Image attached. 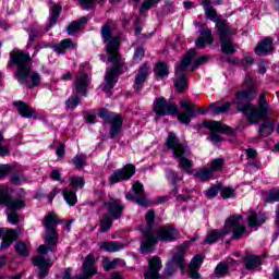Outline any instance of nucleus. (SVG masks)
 <instances>
[{
  "label": "nucleus",
  "instance_id": "nucleus-1",
  "mask_svg": "<svg viewBox=\"0 0 279 279\" xmlns=\"http://www.w3.org/2000/svg\"><path fill=\"white\" fill-rule=\"evenodd\" d=\"M244 86H246L247 89L238 92L233 104L238 105V111L243 112L250 123H260V121L269 114L267 95L265 93L260 94L257 99V106H255L250 102L256 99V89L254 88V78H252V75L246 74Z\"/></svg>",
  "mask_w": 279,
  "mask_h": 279
},
{
  "label": "nucleus",
  "instance_id": "nucleus-2",
  "mask_svg": "<svg viewBox=\"0 0 279 279\" xmlns=\"http://www.w3.org/2000/svg\"><path fill=\"white\" fill-rule=\"evenodd\" d=\"M117 22L112 20L107 21L100 28V36L104 43H106L108 62L113 64L112 68L107 69L102 90H110L114 88V84H117V80L119 77V71H121L123 64H125L123 59H121V54L119 53V48L121 46L119 43V37L112 35L114 32H117Z\"/></svg>",
  "mask_w": 279,
  "mask_h": 279
},
{
  "label": "nucleus",
  "instance_id": "nucleus-3",
  "mask_svg": "<svg viewBox=\"0 0 279 279\" xmlns=\"http://www.w3.org/2000/svg\"><path fill=\"white\" fill-rule=\"evenodd\" d=\"M181 108L183 111L178 113V105L175 102H169L165 97L156 98L154 101V112L156 114V120L160 117H169L177 114L178 121L183 123V125H189L191 120L194 119L197 108L193 104H190L186 100H181Z\"/></svg>",
  "mask_w": 279,
  "mask_h": 279
},
{
  "label": "nucleus",
  "instance_id": "nucleus-4",
  "mask_svg": "<svg viewBox=\"0 0 279 279\" xmlns=\"http://www.w3.org/2000/svg\"><path fill=\"white\" fill-rule=\"evenodd\" d=\"M8 66L9 69H14L15 66V80H17L19 84H29V74L32 73V69H34L29 52H25L23 50H12L10 52Z\"/></svg>",
  "mask_w": 279,
  "mask_h": 279
},
{
  "label": "nucleus",
  "instance_id": "nucleus-5",
  "mask_svg": "<svg viewBox=\"0 0 279 279\" xmlns=\"http://www.w3.org/2000/svg\"><path fill=\"white\" fill-rule=\"evenodd\" d=\"M60 223V220L58 219V215L56 213L50 211L48 215L45 216L43 220V226L46 230V243L50 245H40L38 247L39 254H47L48 252H51V247H56L58 245V231L56 230L57 226Z\"/></svg>",
  "mask_w": 279,
  "mask_h": 279
},
{
  "label": "nucleus",
  "instance_id": "nucleus-6",
  "mask_svg": "<svg viewBox=\"0 0 279 279\" xmlns=\"http://www.w3.org/2000/svg\"><path fill=\"white\" fill-rule=\"evenodd\" d=\"M0 206H5L9 210H13L8 213V221H10L13 226L20 223L21 218L19 214L14 210H21V208H25V201L22 198H12L10 196V191L8 187L0 185Z\"/></svg>",
  "mask_w": 279,
  "mask_h": 279
},
{
  "label": "nucleus",
  "instance_id": "nucleus-7",
  "mask_svg": "<svg viewBox=\"0 0 279 279\" xmlns=\"http://www.w3.org/2000/svg\"><path fill=\"white\" fill-rule=\"evenodd\" d=\"M167 147L173 151L174 158L179 160V167H181L185 173H191L192 161L186 158L189 150H186L184 144L180 143V140H178L174 133H169Z\"/></svg>",
  "mask_w": 279,
  "mask_h": 279
},
{
  "label": "nucleus",
  "instance_id": "nucleus-8",
  "mask_svg": "<svg viewBox=\"0 0 279 279\" xmlns=\"http://www.w3.org/2000/svg\"><path fill=\"white\" fill-rule=\"evenodd\" d=\"M197 52L195 49H191L183 57L181 63L177 65L174 73V88L177 93H184V90H186V68L191 64L192 60H195Z\"/></svg>",
  "mask_w": 279,
  "mask_h": 279
},
{
  "label": "nucleus",
  "instance_id": "nucleus-9",
  "mask_svg": "<svg viewBox=\"0 0 279 279\" xmlns=\"http://www.w3.org/2000/svg\"><path fill=\"white\" fill-rule=\"evenodd\" d=\"M146 228L141 227V230L144 235V240L141 244V250L145 254L153 252L154 246L156 245V236H154V222L156 221V213L154 210H148L145 216Z\"/></svg>",
  "mask_w": 279,
  "mask_h": 279
},
{
  "label": "nucleus",
  "instance_id": "nucleus-10",
  "mask_svg": "<svg viewBox=\"0 0 279 279\" xmlns=\"http://www.w3.org/2000/svg\"><path fill=\"white\" fill-rule=\"evenodd\" d=\"M98 117L105 121V123H110L109 136L116 138L121 133V128H123V117L119 113L110 112L108 109H100Z\"/></svg>",
  "mask_w": 279,
  "mask_h": 279
},
{
  "label": "nucleus",
  "instance_id": "nucleus-11",
  "mask_svg": "<svg viewBox=\"0 0 279 279\" xmlns=\"http://www.w3.org/2000/svg\"><path fill=\"white\" fill-rule=\"evenodd\" d=\"M242 221L243 216L234 214L227 218L222 230H226L229 234L232 232V239L239 241V239H242L243 234L247 232V227H245V225H241Z\"/></svg>",
  "mask_w": 279,
  "mask_h": 279
},
{
  "label": "nucleus",
  "instance_id": "nucleus-12",
  "mask_svg": "<svg viewBox=\"0 0 279 279\" xmlns=\"http://www.w3.org/2000/svg\"><path fill=\"white\" fill-rule=\"evenodd\" d=\"M203 125L210 131L209 141H211V143H221V135L219 134L230 132V126L215 120H207L203 122Z\"/></svg>",
  "mask_w": 279,
  "mask_h": 279
},
{
  "label": "nucleus",
  "instance_id": "nucleus-13",
  "mask_svg": "<svg viewBox=\"0 0 279 279\" xmlns=\"http://www.w3.org/2000/svg\"><path fill=\"white\" fill-rule=\"evenodd\" d=\"M134 173H136V167L132 163H128L123 168L113 171L109 177V183L113 186V184H117L118 182H125L130 180Z\"/></svg>",
  "mask_w": 279,
  "mask_h": 279
},
{
  "label": "nucleus",
  "instance_id": "nucleus-14",
  "mask_svg": "<svg viewBox=\"0 0 279 279\" xmlns=\"http://www.w3.org/2000/svg\"><path fill=\"white\" fill-rule=\"evenodd\" d=\"M155 239L157 241L156 243H158V241H162L165 243L178 241V239H180V231H178V229L171 225H166L156 230Z\"/></svg>",
  "mask_w": 279,
  "mask_h": 279
},
{
  "label": "nucleus",
  "instance_id": "nucleus-15",
  "mask_svg": "<svg viewBox=\"0 0 279 279\" xmlns=\"http://www.w3.org/2000/svg\"><path fill=\"white\" fill-rule=\"evenodd\" d=\"M160 269H162L160 257L150 258L148 260V269L144 274V279H160Z\"/></svg>",
  "mask_w": 279,
  "mask_h": 279
},
{
  "label": "nucleus",
  "instance_id": "nucleus-16",
  "mask_svg": "<svg viewBox=\"0 0 279 279\" xmlns=\"http://www.w3.org/2000/svg\"><path fill=\"white\" fill-rule=\"evenodd\" d=\"M97 267L95 266V255L88 254L83 262V274L77 279H88L96 276Z\"/></svg>",
  "mask_w": 279,
  "mask_h": 279
},
{
  "label": "nucleus",
  "instance_id": "nucleus-17",
  "mask_svg": "<svg viewBox=\"0 0 279 279\" xmlns=\"http://www.w3.org/2000/svg\"><path fill=\"white\" fill-rule=\"evenodd\" d=\"M33 265L34 267H38L39 272H38V278H47V275L49 274V269L51 265V259H46L41 255H37L33 258Z\"/></svg>",
  "mask_w": 279,
  "mask_h": 279
},
{
  "label": "nucleus",
  "instance_id": "nucleus-18",
  "mask_svg": "<svg viewBox=\"0 0 279 279\" xmlns=\"http://www.w3.org/2000/svg\"><path fill=\"white\" fill-rule=\"evenodd\" d=\"M90 86V77L86 73H77L74 78V88L78 95L86 97V90Z\"/></svg>",
  "mask_w": 279,
  "mask_h": 279
},
{
  "label": "nucleus",
  "instance_id": "nucleus-19",
  "mask_svg": "<svg viewBox=\"0 0 279 279\" xmlns=\"http://www.w3.org/2000/svg\"><path fill=\"white\" fill-rule=\"evenodd\" d=\"M256 56H269L274 53V38L266 37L255 47Z\"/></svg>",
  "mask_w": 279,
  "mask_h": 279
},
{
  "label": "nucleus",
  "instance_id": "nucleus-20",
  "mask_svg": "<svg viewBox=\"0 0 279 279\" xmlns=\"http://www.w3.org/2000/svg\"><path fill=\"white\" fill-rule=\"evenodd\" d=\"M215 24L220 40L231 38L232 36H234V31L231 29L230 25L228 24V21L220 19Z\"/></svg>",
  "mask_w": 279,
  "mask_h": 279
},
{
  "label": "nucleus",
  "instance_id": "nucleus-21",
  "mask_svg": "<svg viewBox=\"0 0 279 279\" xmlns=\"http://www.w3.org/2000/svg\"><path fill=\"white\" fill-rule=\"evenodd\" d=\"M186 255V246L181 245L177 247L174 255L171 259V265H177L178 268L181 269V271H184L186 269V260L184 259V256Z\"/></svg>",
  "mask_w": 279,
  "mask_h": 279
},
{
  "label": "nucleus",
  "instance_id": "nucleus-22",
  "mask_svg": "<svg viewBox=\"0 0 279 279\" xmlns=\"http://www.w3.org/2000/svg\"><path fill=\"white\" fill-rule=\"evenodd\" d=\"M105 206L108 208L109 214L114 219H121V215H123V210H125V207L120 199H110L105 204Z\"/></svg>",
  "mask_w": 279,
  "mask_h": 279
},
{
  "label": "nucleus",
  "instance_id": "nucleus-23",
  "mask_svg": "<svg viewBox=\"0 0 279 279\" xmlns=\"http://www.w3.org/2000/svg\"><path fill=\"white\" fill-rule=\"evenodd\" d=\"M246 221L248 223V228H260V226L267 221V216H265L263 213L250 210Z\"/></svg>",
  "mask_w": 279,
  "mask_h": 279
},
{
  "label": "nucleus",
  "instance_id": "nucleus-24",
  "mask_svg": "<svg viewBox=\"0 0 279 279\" xmlns=\"http://www.w3.org/2000/svg\"><path fill=\"white\" fill-rule=\"evenodd\" d=\"M202 263H204V256L202 255H196L193 257V259L190 263L189 266V276L192 279H199V272H197L199 270V267H202Z\"/></svg>",
  "mask_w": 279,
  "mask_h": 279
},
{
  "label": "nucleus",
  "instance_id": "nucleus-25",
  "mask_svg": "<svg viewBox=\"0 0 279 279\" xmlns=\"http://www.w3.org/2000/svg\"><path fill=\"white\" fill-rule=\"evenodd\" d=\"M53 51L59 54H64V51L77 49V43L71 38L62 39L59 44L52 46Z\"/></svg>",
  "mask_w": 279,
  "mask_h": 279
},
{
  "label": "nucleus",
  "instance_id": "nucleus-26",
  "mask_svg": "<svg viewBox=\"0 0 279 279\" xmlns=\"http://www.w3.org/2000/svg\"><path fill=\"white\" fill-rule=\"evenodd\" d=\"M228 234L229 231H226L223 229H210L209 231H207V236L205 238L204 243L213 245V243H217L219 239H223V236H228Z\"/></svg>",
  "mask_w": 279,
  "mask_h": 279
},
{
  "label": "nucleus",
  "instance_id": "nucleus-27",
  "mask_svg": "<svg viewBox=\"0 0 279 279\" xmlns=\"http://www.w3.org/2000/svg\"><path fill=\"white\" fill-rule=\"evenodd\" d=\"M133 191L135 193V196L138 198H135L136 204H140V206H147V196H145V187L143 186V183L141 181H137L133 184Z\"/></svg>",
  "mask_w": 279,
  "mask_h": 279
},
{
  "label": "nucleus",
  "instance_id": "nucleus-28",
  "mask_svg": "<svg viewBox=\"0 0 279 279\" xmlns=\"http://www.w3.org/2000/svg\"><path fill=\"white\" fill-rule=\"evenodd\" d=\"M205 43H207V45H213V43H215L213 31L210 28L202 31L201 37L196 39V47H198V49H204V47H206Z\"/></svg>",
  "mask_w": 279,
  "mask_h": 279
},
{
  "label": "nucleus",
  "instance_id": "nucleus-29",
  "mask_svg": "<svg viewBox=\"0 0 279 279\" xmlns=\"http://www.w3.org/2000/svg\"><path fill=\"white\" fill-rule=\"evenodd\" d=\"M98 247L100 252H121L125 247L123 243L121 242H109V241H104L98 243Z\"/></svg>",
  "mask_w": 279,
  "mask_h": 279
},
{
  "label": "nucleus",
  "instance_id": "nucleus-30",
  "mask_svg": "<svg viewBox=\"0 0 279 279\" xmlns=\"http://www.w3.org/2000/svg\"><path fill=\"white\" fill-rule=\"evenodd\" d=\"M201 4L205 10L206 19L213 21V23H217V21H220L221 17L217 16V10L210 7V0H202Z\"/></svg>",
  "mask_w": 279,
  "mask_h": 279
},
{
  "label": "nucleus",
  "instance_id": "nucleus-31",
  "mask_svg": "<svg viewBox=\"0 0 279 279\" xmlns=\"http://www.w3.org/2000/svg\"><path fill=\"white\" fill-rule=\"evenodd\" d=\"M60 12H62V7L59 4H53L50 8V17L46 32H49L50 28L58 23V20L60 19Z\"/></svg>",
  "mask_w": 279,
  "mask_h": 279
},
{
  "label": "nucleus",
  "instance_id": "nucleus-32",
  "mask_svg": "<svg viewBox=\"0 0 279 279\" xmlns=\"http://www.w3.org/2000/svg\"><path fill=\"white\" fill-rule=\"evenodd\" d=\"M275 125L276 121H274V119L264 120L262 126L259 128L260 136H270V134H274Z\"/></svg>",
  "mask_w": 279,
  "mask_h": 279
},
{
  "label": "nucleus",
  "instance_id": "nucleus-33",
  "mask_svg": "<svg viewBox=\"0 0 279 279\" xmlns=\"http://www.w3.org/2000/svg\"><path fill=\"white\" fill-rule=\"evenodd\" d=\"M148 71H149V66H147V64H143L140 68L138 73L135 77L134 88L136 90H138V86H141V84H145V80H147Z\"/></svg>",
  "mask_w": 279,
  "mask_h": 279
},
{
  "label": "nucleus",
  "instance_id": "nucleus-34",
  "mask_svg": "<svg viewBox=\"0 0 279 279\" xmlns=\"http://www.w3.org/2000/svg\"><path fill=\"white\" fill-rule=\"evenodd\" d=\"M17 236L19 234L16 233V231H9V233L2 239L0 251L5 252V250H8V247H10L12 243H14V241H16Z\"/></svg>",
  "mask_w": 279,
  "mask_h": 279
},
{
  "label": "nucleus",
  "instance_id": "nucleus-35",
  "mask_svg": "<svg viewBox=\"0 0 279 279\" xmlns=\"http://www.w3.org/2000/svg\"><path fill=\"white\" fill-rule=\"evenodd\" d=\"M243 265L245 269L252 270L256 269L260 265V257L255 255H246L243 257Z\"/></svg>",
  "mask_w": 279,
  "mask_h": 279
},
{
  "label": "nucleus",
  "instance_id": "nucleus-36",
  "mask_svg": "<svg viewBox=\"0 0 279 279\" xmlns=\"http://www.w3.org/2000/svg\"><path fill=\"white\" fill-rule=\"evenodd\" d=\"M14 106L17 108L19 114L24 117V119H32V117H34L33 109L25 105L23 101H16L14 102Z\"/></svg>",
  "mask_w": 279,
  "mask_h": 279
},
{
  "label": "nucleus",
  "instance_id": "nucleus-37",
  "mask_svg": "<svg viewBox=\"0 0 279 279\" xmlns=\"http://www.w3.org/2000/svg\"><path fill=\"white\" fill-rule=\"evenodd\" d=\"M220 46L222 53L230 56L236 52V46L232 44V39L230 37L220 39Z\"/></svg>",
  "mask_w": 279,
  "mask_h": 279
},
{
  "label": "nucleus",
  "instance_id": "nucleus-38",
  "mask_svg": "<svg viewBox=\"0 0 279 279\" xmlns=\"http://www.w3.org/2000/svg\"><path fill=\"white\" fill-rule=\"evenodd\" d=\"M102 267L105 271H110L112 269H117V267H125V260L121 258H116L110 262L108 260V258H106Z\"/></svg>",
  "mask_w": 279,
  "mask_h": 279
},
{
  "label": "nucleus",
  "instance_id": "nucleus-39",
  "mask_svg": "<svg viewBox=\"0 0 279 279\" xmlns=\"http://www.w3.org/2000/svg\"><path fill=\"white\" fill-rule=\"evenodd\" d=\"M228 274H230V266L226 263H219L214 270L216 278H226Z\"/></svg>",
  "mask_w": 279,
  "mask_h": 279
},
{
  "label": "nucleus",
  "instance_id": "nucleus-40",
  "mask_svg": "<svg viewBox=\"0 0 279 279\" xmlns=\"http://www.w3.org/2000/svg\"><path fill=\"white\" fill-rule=\"evenodd\" d=\"M63 197L70 206H75L77 204V194L71 190H63Z\"/></svg>",
  "mask_w": 279,
  "mask_h": 279
},
{
  "label": "nucleus",
  "instance_id": "nucleus-41",
  "mask_svg": "<svg viewBox=\"0 0 279 279\" xmlns=\"http://www.w3.org/2000/svg\"><path fill=\"white\" fill-rule=\"evenodd\" d=\"M155 75H157V77H167L169 75V65L162 62L157 63L155 68Z\"/></svg>",
  "mask_w": 279,
  "mask_h": 279
},
{
  "label": "nucleus",
  "instance_id": "nucleus-42",
  "mask_svg": "<svg viewBox=\"0 0 279 279\" xmlns=\"http://www.w3.org/2000/svg\"><path fill=\"white\" fill-rule=\"evenodd\" d=\"M230 102H225L222 106H215V104L209 105L213 114H223L230 110Z\"/></svg>",
  "mask_w": 279,
  "mask_h": 279
},
{
  "label": "nucleus",
  "instance_id": "nucleus-43",
  "mask_svg": "<svg viewBox=\"0 0 279 279\" xmlns=\"http://www.w3.org/2000/svg\"><path fill=\"white\" fill-rule=\"evenodd\" d=\"M112 217L110 215H105L102 220L100 221V230L99 232H108L110 228H112Z\"/></svg>",
  "mask_w": 279,
  "mask_h": 279
},
{
  "label": "nucleus",
  "instance_id": "nucleus-44",
  "mask_svg": "<svg viewBox=\"0 0 279 279\" xmlns=\"http://www.w3.org/2000/svg\"><path fill=\"white\" fill-rule=\"evenodd\" d=\"M86 184V180H84V177H72L70 179V186L77 191V189H84V185Z\"/></svg>",
  "mask_w": 279,
  "mask_h": 279
},
{
  "label": "nucleus",
  "instance_id": "nucleus-45",
  "mask_svg": "<svg viewBox=\"0 0 279 279\" xmlns=\"http://www.w3.org/2000/svg\"><path fill=\"white\" fill-rule=\"evenodd\" d=\"M195 178H197L202 182H206L210 180V178H213V171L210 170V168L202 169L195 173Z\"/></svg>",
  "mask_w": 279,
  "mask_h": 279
},
{
  "label": "nucleus",
  "instance_id": "nucleus-46",
  "mask_svg": "<svg viewBox=\"0 0 279 279\" xmlns=\"http://www.w3.org/2000/svg\"><path fill=\"white\" fill-rule=\"evenodd\" d=\"M223 165H226V160H223V158H217L211 161L208 169L211 171V173H215L217 171H221Z\"/></svg>",
  "mask_w": 279,
  "mask_h": 279
},
{
  "label": "nucleus",
  "instance_id": "nucleus-47",
  "mask_svg": "<svg viewBox=\"0 0 279 279\" xmlns=\"http://www.w3.org/2000/svg\"><path fill=\"white\" fill-rule=\"evenodd\" d=\"M71 162L76 169H82L86 166V155H76Z\"/></svg>",
  "mask_w": 279,
  "mask_h": 279
},
{
  "label": "nucleus",
  "instance_id": "nucleus-48",
  "mask_svg": "<svg viewBox=\"0 0 279 279\" xmlns=\"http://www.w3.org/2000/svg\"><path fill=\"white\" fill-rule=\"evenodd\" d=\"M158 3H160V0H144L140 9L141 14L151 10V8H154V5H158Z\"/></svg>",
  "mask_w": 279,
  "mask_h": 279
},
{
  "label": "nucleus",
  "instance_id": "nucleus-49",
  "mask_svg": "<svg viewBox=\"0 0 279 279\" xmlns=\"http://www.w3.org/2000/svg\"><path fill=\"white\" fill-rule=\"evenodd\" d=\"M15 252L20 254V256H29V251H27V244H25V242H17L15 244Z\"/></svg>",
  "mask_w": 279,
  "mask_h": 279
},
{
  "label": "nucleus",
  "instance_id": "nucleus-50",
  "mask_svg": "<svg viewBox=\"0 0 279 279\" xmlns=\"http://www.w3.org/2000/svg\"><path fill=\"white\" fill-rule=\"evenodd\" d=\"M65 106L70 110H75V108H77V106H80V96L75 95V96L70 97L65 101Z\"/></svg>",
  "mask_w": 279,
  "mask_h": 279
},
{
  "label": "nucleus",
  "instance_id": "nucleus-51",
  "mask_svg": "<svg viewBox=\"0 0 279 279\" xmlns=\"http://www.w3.org/2000/svg\"><path fill=\"white\" fill-rule=\"evenodd\" d=\"M99 2L104 0H98ZM78 3L83 10H93L95 8V3H97V0H78Z\"/></svg>",
  "mask_w": 279,
  "mask_h": 279
},
{
  "label": "nucleus",
  "instance_id": "nucleus-52",
  "mask_svg": "<svg viewBox=\"0 0 279 279\" xmlns=\"http://www.w3.org/2000/svg\"><path fill=\"white\" fill-rule=\"evenodd\" d=\"M31 84L28 85L29 88H36V86H40V74L38 72L31 73Z\"/></svg>",
  "mask_w": 279,
  "mask_h": 279
},
{
  "label": "nucleus",
  "instance_id": "nucleus-53",
  "mask_svg": "<svg viewBox=\"0 0 279 279\" xmlns=\"http://www.w3.org/2000/svg\"><path fill=\"white\" fill-rule=\"evenodd\" d=\"M211 59H213V57H210V56L199 57L196 60L195 64L192 65L191 71H195L196 69H198L201 66V64H206V62H210Z\"/></svg>",
  "mask_w": 279,
  "mask_h": 279
},
{
  "label": "nucleus",
  "instance_id": "nucleus-54",
  "mask_svg": "<svg viewBox=\"0 0 279 279\" xmlns=\"http://www.w3.org/2000/svg\"><path fill=\"white\" fill-rule=\"evenodd\" d=\"M81 27L82 26H80V23L77 21H74L68 26L66 32L69 36H74V34H77V32H80Z\"/></svg>",
  "mask_w": 279,
  "mask_h": 279
},
{
  "label": "nucleus",
  "instance_id": "nucleus-55",
  "mask_svg": "<svg viewBox=\"0 0 279 279\" xmlns=\"http://www.w3.org/2000/svg\"><path fill=\"white\" fill-rule=\"evenodd\" d=\"M12 169L13 168L11 165H0V180H3V178H8Z\"/></svg>",
  "mask_w": 279,
  "mask_h": 279
},
{
  "label": "nucleus",
  "instance_id": "nucleus-56",
  "mask_svg": "<svg viewBox=\"0 0 279 279\" xmlns=\"http://www.w3.org/2000/svg\"><path fill=\"white\" fill-rule=\"evenodd\" d=\"M266 202H268V204H274L276 202H279V190H272L268 194Z\"/></svg>",
  "mask_w": 279,
  "mask_h": 279
},
{
  "label": "nucleus",
  "instance_id": "nucleus-57",
  "mask_svg": "<svg viewBox=\"0 0 279 279\" xmlns=\"http://www.w3.org/2000/svg\"><path fill=\"white\" fill-rule=\"evenodd\" d=\"M222 199H230V197H235L234 190L231 187H223L220 192Z\"/></svg>",
  "mask_w": 279,
  "mask_h": 279
},
{
  "label": "nucleus",
  "instance_id": "nucleus-58",
  "mask_svg": "<svg viewBox=\"0 0 279 279\" xmlns=\"http://www.w3.org/2000/svg\"><path fill=\"white\" fill-rule=\"evenodd\" d=\"M11 182L12 184H23V182H25V177H23V174L16 172V173H13L11 175Z\"/></svg>",
  "mask_w": 279,
  "mask_h": 279
},
{
  "label": "nucleus",
  "instance_id": "nucleus-59",
  "mask_svg": "<svg viewBox=\"0 0 279 279\" xmlns=\"http://www.w3.org/2000/svg\"><path fill=\"white\" fill-rule=\"evenodd\" d=\"M143 58H145V49L143 47H138L134 52L133 60L135 62H141Z\"/></svg>",
  "mask_w": 279,
  "mask_h": 279
},
{
  "label": "nucleus",
  "instance_id": "nucleus-60",
  "mask_svg": "<svg viewBox=\"0 0 279 279\" xmlns=\"http://www.w3.org/2000/svg\"><path fill=\"white\" fill-rule=\"evenodd\" d=\"M38 36H43V31L40 28H32L29 32V41L34 43Z\"/></svg>",
  "mask_w": 279,
  "mask_h": 279
},
{
  "label": "nucleus",
  "instance_id": "nucleus-61",
  "mask_svg": "<svg viewBox=\"0 0 279 279\" xmlns=\"http://www.w3.org/2000/svg\"><path fill=\"white\" fill-rule=\"evenodd\" d=\"M219 193V189L217 186H213V187H209L206 192H205V195L206 197H208L209 199H213V197H217Z\"/></svg>",
  "mask_w": 279,
  "mask_h": 279
},
{
  "label": "nucleus",
  "instance_id": "nucleus-62",
  "mask_svg": "<svg viewBox=\"0 0 279 279\" xmlns=\"http://www.w3.org/2000/svg\"><path fill=\"white\" fill-rule=\"evenodd\" d=\"M10 154V149L8 146H3V134L0 133V156H8Z\"/></svg>",
  "mask_w": 279,
  "mask_h": 279
},
{
  "label": "nucleus",
  "instance_id": "nucleus-63",
  "mask_svg": "<svg viewBox=\"0 0 279 279\" xmlns=\"http://www.w3.org/2000/svg\"><path fill=\"white\" fill-rule=\"evenodd\" d=\"M167 178L170 180V182H180V180H182V178L178 177V173L172 170L167 172Z\"/></svg>",
  "mask_w": 279,
  "mask_h": 279
},
{
  "label": "nucleus",
  "instance_id": "nucleus-64",
  "mask_svg": "<svg viewBox=\"0 0 279 279\" xmlns=\"http://www.w3.org/2000/svg\"><path fill=\"white\" fill-rule=\"evenodd\" d=\"M251 64H254V59L252 58L251 54H246L242 59V65L244 66V69H247Z\"/></svg>",
  "mask_w": 279,
  "mask_h": 279
}]
</instances>
